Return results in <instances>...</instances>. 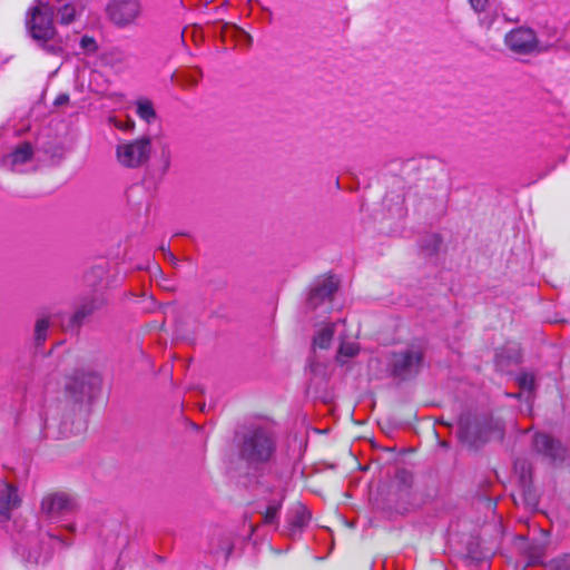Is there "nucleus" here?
Instances as JSON below:
<instances>
[{"mask_svg": "<svg viewBox=\"0 0 570 570\" xmlns=\"http://www.w3.org/2000/svg\"><path fill=\"white\" fill-rule=\"evenodd\" d=\"M276 434L267 424H249L238 434L239 459L253 468L269 463L276 453Z\"/></svg>", "mask_w": 570, "mask_h": 570, "instance_id": "f257e3e1", "label": "nucleus"}, {"mask_svg": "<svg viewBox=\"0 0 570 570\" xmlns=\"http://www.w3.org/2000/svg\"><path fill=\"white\" fill-rule=\"evenodd\" d=\"M504 46L517 56H532L547 52L551 46L541 43L535 31L529 27H518L504 36Z\"/></svg>", "mask_w": 570, "mask_h": 570, "instance_id": "f03ea898", "label": "nucleus"}, {"mask_svg": "<svg viewBox=\"0 0 570 570\" xmlns=\"http://www.w3.org/2000/svg\"><path fill=\"white\" fill-rule=\"evenodd\" d=\"M53 8L45 2H38L29 9L26 24L31 37L41 42H47L55 37Z\"/></svg>", "mask_w": 570, "mask_h": 570, "instance_id": "7ed1b4c3", "label": "nucleus"}, {"mask_svg": "<svg viewBox=\"0 0 570 570\" xmlns=\"http://www.w3.org/2000/svg\"><path fill=\"white\" fill-rule=\"evenodd\" d=\"M423 362V347L420 345H411L403 351L393 353L390 365L395 377L406 380L421 371Z\"/></svg>", "mask_w": 570, "mask_h": 570, "instance_id": "20e7f679", "label": "nucleus"}, {"mask_svg": "<svg viewBox=\"0 0 570 570\" xmlns=\"http://www.w3.org/2000/svg\"><path fill=\"white\" fill-rule=\"evenodd\" d=\"M151 154V140L141 137L136 140L119 144L116 148L118 163L127 168H138L148 161Z\"/></svg>", "mask_w": 570, "mask_h": 570, "instance_id": "39448f33", "label": "nucleus"}, {"mask_svg": "<svg viewBox=\"0 0 570 570\" xmlns=\"http://www.w3.org/2000/svg\"><path fill=\"white\" fill-rule=\"evenodd\" d=\"M100 375L89 368L77 370L68 380L67 392L78 402L90 400L99 390Z\"/></svg>", "mask_w": 570, "mask_h": 570, "instance_id": "423d86ee", "label": "nucleus"}, {"mask_svg": "<svg viewBox=\"0 0 570 570\" xmlns=\"http://www.w3.org/2000/svg\"><path fill=\"white\" fill-rule=\"evenodd\" d=\"M141 11L140 0H112L107 7L111 21L124 27L134 23L140 17Z\"/></svg>", "mask_w": 570, "mask_h": 570, "instance_id": "0eeeda50", "label": "nucleus"}, {"mask_svg": "<svg viewBox=\"0 0 570 570\" xmlns=\"http://www.w3.org/2000/svg\"><path fill=\"white\" fill-rule=\"evenodd\" d=\"M75 507V500L65 492L49 494L41 502L42 512L50 519L72 512Z\"/></svg>", "mask_w": 570, "mask_h": 570, "instance_id": "6e6552de", "label": "nucleus"}, {"mask_svg": "<svg viewBox=\"0 0 570 570\" xmlns=\"http://www.w3.org/2000/svg\"><path fill=\"white\" fill-rule=\"evenodd\" d=\"M20 505L18 489L7 480H0V521H8L11 512Z\"/></svg>", "mask_w": 570, "mask_h": 570, "instance_id": "1a4fd4ad", "label": "nucleus"}, {"mask_svg": "<svg viewBox=\"0 0 570 570\" xmlns=\"http://www.w3.org/2000/svg\"><path fill=\"white\" fill-rule=\"evenodd\" d=\"M533 445L537 452L549 458L551 461H562L564 459L566 449L558 440L548 434H535Z\"/></svg>", "mask_w": 570, "mask_h": 570, "instance_id": "9d476101", "label": "nucleus"}, {"mask_svg": "<svg viewBox=\"0 0 570 570\" xmlns=\"http://www.w3.org/2000/svg\"><path fill=\"white\" fill-rule=\"evenodd\" d=\"M336 291L337 282L333 277L324 279L318 286L311 291L307 299V306L311 309H315L322 303L331 302Z\"/></svg>", "mask_w": 570, "mask_h": 570, "instance_id": "9b49d317", "label": "nucleus"}, {"mask_svg": "<svg viewBox=\"0 0 570 570\" xmlns=\"http://www.w3.org/2000/svg\"><path fill=\"white\" fill-rule=\"evenodd\" d=\"M32 156V146L29 142H23L12 153L3 157L2 165L11 171H20L21 166L30 161Z\"/></svg>", "mask_w": 570, "mask_h": 570, "instance_id": "f8f14e48", "label": "nucleus"}, {"mask_svg": "<svg viewBox=\"0 0 570 570\" xmlns=\"http://www.w3.org/2000/svg\"><path fill=\"white\" fill-rule=\"evenodd\" d=\"M57 540L56 537H49V542L41 540L40 542L30 543L28 551L22 556L27 562L38 564L46 562L52 552L51 542Z\"/></svg>", "mask_w": 570, "mask_h": 570, "instance_id": "ddd939ff", "label": "nucleus"}, {"mask_svg": "<svg viewBox=\"0 0 570 570\" xmlns=\"http://www.w3.org/2000/svg\"><path fill=\"white\" fill-rule=\"evenodd\" d=\"M102 304L104 301L98 297H92L90 299L83 301L71 316L67 327L70 330L79 328L82 322L96 309L100 308Z\"/></svg>", "mask_w": 570, "mask_h": 570, "instance_id": "4468645a", "label": "nucleus"}, {"mask_svg": "<svg viewBox=\"0 0 570 570\" xmlns=\"http://www.w3.org/2000/svg\"><path fill=\"white\" fill-rule=\"evenodd\" d=\"M309 520V511L304 505L296 507L288 518L291 535L299 533L308 524Z\"/></svg>", "mask_w": 570, "mask_h": 570, "instance_id": "2eb2a0df", "label": "nucleus"}, {"mask_svg": "<svg viewBox=\"0 0 570 570\" xmlns=\"http://www.w3.org/2000/svg\"><path fill=\"white\" fill-rule=\"evenodd\" d=\"M283 495L279 494L277 499H273L266 507L263 513V522L265 524H275L278 521V513L282 509Z\"/></svg>", "mask_w": 570, "mask_h": 570, "instance_id": "dca6fc26", "label": "nucleus"}, {"mask_svg": "<svg viewBox=\"0 0 570 570\" xmlns=\"http://www.w3.org/2000/svg\"><path fill=\"white\" fill-rule=\"evenodd\" d=\"M79 14L78 8L72 3H66L57 9V21L62 26L73 22Z\"/></svg>", "mask_w": 570, "mask_h": 570, "instance_id": "f3484780", "label": "nucleus"}, {"mask_svg": "<svg viewBox=\"0 0 570 570\" xmlns=\"http://www.w3.org/2000/svg\"><path fill=\"white\" fill-rule=\"evenodd\" d=\"M335 327V324H327L326 326H324L314 337V346H317L320 348H327L330 347L331 345V342H332V338H333V335H334V330Z\"/></svg>", "mask_w": 570, "mask_h": 570, "instance_id": "a211bd4d", "label": "nucleus"}, {"mask_svg": "<svg viewBox=\"0 0 570 570\" xmlns=\"http://www.w3.org/2000/svg\"><path fill=\"white\" fill-rule=\"evenodd\" d=\"M49 326H50V321L48 317H45V316L39 317L36 321L33 340H35V344L37 346H41L46 342Z\"/></svg>", "mask_w": 570, "mask_h": 570, "instance_id": "6ab92c4d", "label": "nucleus"}, {"mask_svg": "<svg viewBox=\"0 0 570 570\" xmlns=\"http://www.w3.org/2000/svg\"><path fill=\"white\" fill-rule=\"evenodd\" d=\"M137 115L146 122H151L156 118L153 104L148 100H141L137 104Z\"/></svg>", "mask_w": 570, "mask_h": 570, "instance_id": "aec40b11", "label": "nucleus"}, {"mask_svg": "<svg viewBox=\"0 0 570 570\" xmlns=\"http://www.w3.org/2000/svg\"><path fill=\"white\" fill-rule=\"evenodd\" d=\"M357 352H358V346L355 343L343 342V343H341L340 348H338V358L353 357L357 354Z\"/></svg>", "mask_w": 570, "mask_h": 570, "instance_id": "412c9836", "label": "nucleus"}, {"mask_svg": "<svg viewBox=\"0 0 570 570\" xmlns=\"http://www.w3.org/2000/svg\"><path fill=\"white\" fill-rule=\"evenodd\" d=\"M80 48L87 55H94L98 51V45L92 37L83 36L80 39Z\"/></svg>", "mask_w": 570, "mask_h": 570, "instance_id": "4be33fe9", "label": "nucleus"}, {"mask_svg": "<svg viewBox=\"0 0 570 570\" xmlns=\"http://www.w3.org/2000/svg\"><path fill=\"white\" fill-rule=\"evenodd\" d=\"M534 375L532 373L523 372L518 377V383L522 390L532 391L534 389Z\"/></svg>", "mask_w": 570, "mask_h": 570, "instance_id": "5701e85b", "label": "nucleus"}, {"mask_svg": "<svg viewBox=\"0 0 570 570\" xmlns=\"http://www.w3.org/2000/svg\"><path fill=\"white\" fill-rule=\"evenodd\" d=\"M424 242H426V245H423V248L428 252V254L435 253L441 244L440 237L435 234L429 235Z\"/></svg>", "mask_w": 570, "mask_h": 570, "instance_id": "b1692460", "label": "nucleus"}, {"mask_svg": "<svg viewBox=\"0 0 570 570\" xmlns=\"http://www.w3.org/2000/svg\"><path fill=\"white\" fill-rule=\"evenodd\" d=\"M498 18V13L497 12H492L490 14H487L484 17H482L480 19V26L485 28L487 30L491 29L494 21L497 20Z\"/></svg>", "mask_w": 570, "mask_h": 570, "instance_id": "393cba45", "label": "nucleus"}, {"mask_svg": "<svg viewBox=\"0 0 570 570\" xmlns=\"http://www.w3.org/2000/svg\"><path fill=\"white\" fill-rule=\"evenodd\" d=\"M42 47L48 51L50 52L51 55H60L63 52V46L61 42H57V43H48L47 42H43Z\"/></svg>", "mask_w": 570, "mask_h": 570, "instance_id": "a878e982", "label": "nucleus"}, {"mask_svg": "<svg viewBox=\"0 0 570 570\" xmlns=\"http://www.w3.org/2000/svg\"><path fill=\"white\" fill-rule=\"evenodd\" d=\"M469 2L472 9L479 13L485 11L489 4V0H469Z\"/></svg>", "mask_w": 570, "mask_h": 570, "instance_id": "bb28decb", "label": "nucleus"}, {"mask_svg": "<svg viewBox=\"0 0 570 570\" xmlns=\"http://www.w3.org/2000/svg\"><path fill=\"white\" fill-rule=\"evenodd\" d=\"M514 470L515 471L520 470V472H521V481H522L523 485L525 487V484H527V476H525L527 462L525 461H517L514 463Z\"/></svg>", "mask_w": 570, "mask_h": 570, "instance_id": "cd10ccee", "label": "nucleus"}, {"mask_svg": "<svg viewBox=\"0 0 570 570\" xmlns=\"http://www.w3.org/2000/svg\"><path fill=\"white\" fill-rule=\"evenodd\" d=\"M69 102V96L67 94H60L56 99H55V106L57 107H60V106H63V105H67Z\"/></svg>", "mask_w": 570, "mask_h": 570, "instance_id": "c85d7f7f", "label": "nucleus"}, {"mask_svg": "<svg viewBox=\"0 0 570 570\" xmlns=\"http://www.w3.org/2000/svg\"><path fill=\"white\" fill-rule=\"evenodd\" d=\"M553 570H570V560L569 559H566V560H561L559 561L554 569Z\"/></svg>", "mask_w": 570, "mask_h": 570, "instance_id": "c756f323", "label": "nucleus"}, {"mask_svg": "<svg viewBox=\"0 0 570 570\" xmlns=\"http://www.w3.org/2000/svg\"><path fill=\"white\" fill-rule=\"evenodd\" d=\"M116 126L120 129L130 130L134 128L135 124L132 120H128L126 125H124L121 121H117Z\"/></svg>", "mask_w": 570, "mask_h": 570, "instance_id": "7c9ffc66", "label": "nucleus"}, {"mask_svg": "<svg viewBox=\"0 0 570 570\" xmlns=\"http://www.w3.org/2000/svg\"><path fill=\"white\" fill-rule=\"evenodd\" d=\"M166 258H167L169 262L174 263V264H176V263H177V258L175 257V255H174L170 250H167V256H166Z\"/></svg>", "mask_w": 570, "mask_h": 570, "instance_id": "2f4dec72", "label": "nucleus"}, {"mask_svg": "<svg viewBox=\"0 0 570 570\" xmlns=\"http://www.w3.org/2000/svg\"><path fill=\"white\" fill-rule=\"evenodd\" d=\"M159 249L164 253V256H167V250H170L169 247H166L165 245H161Z\"/></svg>", "mask_w": 570, "mask_h": 570, "instance_id": "473e14b6", "label": "nucleus"}, {"mask_svg": "<svg viewBox=\"0 0 570 570\" xmlns=\"http://www.w3.org/2000/svg\"><path fill=\"white\" fill-rule=\"evenodd\" d=\"M460 434L465 438L468 434V430L465 428L461 426Z\"/></svg>", "mask_w": 570, "mask_h": 570, "instance_id": "72a5a7b5", "label": "nucleus"}, {"mask_svg": "<svg viewBox=\"0 0 570 570\" xmlns=\"http://www.w3.org/2000/svg\"><path fill=\"white\" fill-rule=\"evenodd\" d=\"M504 19H505L507 21H510V22H518V21H519V19H518V18H509V17H507V16H504Z\"/></svg>", "mask_w": 570, "mask_h": 570, "instance_id": "f704fd0d", "label": "nucleus"}, {"mask_svg": "<svg viewBox=\"0 0 570 570\" xmlns=\"http://www.w3.org/2000/svg\"><path fill=\"white\" fill-rule=\"evenodd\" d=\"M49 537H50V535L48 534V535H47V538H48L47 542H49ZM55 537L57 538V540L52 541V542H51V546H52L55 542H57V541H60V543H63V540H60L57 535H55Z\"/></svg>", "mask_w": 570, "mask_h": 570, "instance_id": "c9c22d12", "label": "nucleus"}, {"mask_svg": "<svg viewBox=\"0 0 570 570\" xmlns=\"http://www.w3.org/2000/svg\"><path fill=\"white\" fill-rule=\"evenodd\" d=\"M528 497L530 498V500H532V502L534 503V498H531V493H528Z\"/></svg>", "mask_w": 570, "mask_h": 570, "instance_id": "e433bc0d", "label": "nucleus"}, {"mask_svg": "<svg viewBox=\"0 0 570 570\" xmlns=\"http://www.w3.org/2000/svg\"><path fill=\"white\" fill-rule=\"evenodd\" d=\"M567 46H568V49L570 50V40L568 41V45H567Z\"/></svg>", "mask_w": 570, "mask_h": 570, "instance_id": "4c0bfd02", "label": "nucleus"}]
</instances>
